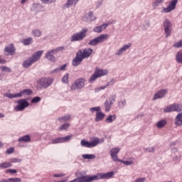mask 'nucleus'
<instances>
[{
    "label": "nucleus",
    "instance_id": "cd10ccee",
    "mask_svg": "<svg viewBox=\"0 0 182 182\" xmlns=\"http://www.w3.org/2000/svg\"><path fill=\"white\" fill-rule=\"evenodd\" d=\"M33 36H36V38H39L42 36V31L39 29H34L31 32Z\"/></svg>",
    "mask_w": 182,
    "mask_h": 182
},
{
    "label": "nucleus",
    "instance_id": "13d9d810",
    "mask_svg": "<svg viewBox=\"0 0 182 182\" xmlns=\"http://www.w3.org/2000/svg\"><path fill=\"white\" fill-rule=\"evenodd\" d=\"M93 31L96 32L97 33H100V32H102V30L100 29V26H97L94 28Z\"/></svg>",
    "mask_w": 182,
    "mask_h": 182
},
{
    "label": "nucleus",
    "instance_id": "680f3d73",
    "mask_svg": "<svg viewBox=\"0 0 182 182\" xmlns=\"http://www.w3.org/2000/svg\"><path fill=\"white\" fill-rule=\"evenodd\" d=\"M58 72H60V68H57L51 71V73H58Z\"/></svg>",
    "mask_w": 182,
    "mask_h": 182
},
{
    "label": "nucleus",
    "instance_id": "ddd939ff",
    "mask_svg": "<svg viewBox=\"0 0 182 182\" xmlns=\"http://www.w3.org/2000/svg\"><path fill=\"white\" fill-rule=\"evenodd\" d=\"M16 48H15V46L13 43H11L6 46L4 49V53H6V56H12L14 53H15Z\"/></svg>",
    "mask_w": 182,
    "mask_h": 182
},
{
    "label": "nucleus",
    "instance_id": "a18cd8bd",
    "mask_svg": "<svg viewBox=\"0 0 182 182\" xmlns=\"http://www.w3.org/2000/svg\"><path fill=\"white\" fill-rule=\"evenodd\" d=\"M119 107L121 109H123V107H124L126 106V100H121L119 103H118Z\"/></svg>",
    "mask_w": 182,
    "mask_h": 182
},
{
    "label": "nucleus",
    "instance_id": "4c0bfd02",
    "mask_svg": "<svg viewBox=\"0 0 182 182\" xmlns=\"http://www.w3.org/2000/svg\"><path fill=\"white\" fill-rule=\"evenodd\" d=\"M69 127H70V123H65L64 124H62L60 127H59V130H68V129H69Z\"/></svg>",
    "mask_w": 182,
    "mask_h": 182
},
{
    "label": "nucleus",
    "instance_id": "412c9836",
    "mask_svg": "<svg viewBox=\"0 0 182 182\" xmlns=\"http://www.w3.org/2000/svg\"><path fill=\"white\" fill-rule=\"evenodd\" d=\"M164 113H171L172 112H176V104L173 103L168 105L164 109Z\"/></svg>",
    "mask_w": 182,
    "mask_h": 182
},
{
    "label": "nucleus",
    "instance_id": "7c9ffc66",
    "mask_svg": "<svg viewBox=\"0 0 182 182\" xmlns=\"http://www.w3.org/2000/svg\"><path fill=\"white\" fill-rule=\"evenodd\" d=\"M82 158L85 160H94V159H96V155L86 154L82 155Z\"/></svg>",
    "mask_w": 182,
    "mask_h": 182
},
{
    "label": "nucleus",
    "instance_id": "338daca9",
    "mask_svg": "<svg viewBox=\"0 0 182 182\" xmlns=\"http://www.w3.org/2000/svg\"><path fill=\"white\" fill-rule=\"evenodd\" d=\"M0 63L1 65H4V63H6V60H5V59H1L0 58Z\"/></svg>",
    "mask_w": 182,
    "mask_h": 182
},
{
    "label": "nucleus",
    "instance_id": "4468645a",
    "mask_svg": "<svg viewBox=\"0 0 182 182\" xmlns=\"http://www.w3.org/2000/svg\"><path fill=\"white\" fill-rule=\"evenodd\" d=\"M178 2V0H172L169 4L168 6L163 9L164 12L165 14H168V12H171V11H174V9H176V6L177 5Z\"/></svg>",
    "mask_w": 182,
    "mask_h": 182
},
{
    "label": "nucleus",
    "instance_id": "864d4df0",
    "mask_svg": "<svg viewBox=\"0 0 182 182\" xmlns=\"http://www.w3.org/2000/svg\"><path fill=\"white\" fill-rule=\"evenodd\" d=\"M15 151V149L14 147L9 148L6 151V154H12L14 151Z\"/></svg>",
    "mask_w": 182,
    "mask_h": 182
},
{
    "label": "nucleus",
    "instance_id": "bb28decb",
    "mask_svg": "<svg viewBox=\"0 0 182 182\" xmlns=\"http://www.w3.org/2000/svg\"><path fill=\"white\" fill-rule=\"evenodd\" d=\"M18 141H24L25 143H28V141H31V136L25 135L18 139Z\"/></svg>",
    "mask_w": 182,
    "mask_h": 182
},
{
    "label": "nucleus",
    "instance_id": "58836bf2",
    "mask_svg": "<svg viewBox=\"0 0 182 182\" xmlns=\"http://www.w3.org/2000/svg\"><path fill=\"white\" fill-rule=\"evenodd\" d=\"M164 2V0H156L152 4V6L154 8H157L160 4H163Z\"/></svg>",
    "mask_w": 182,
    "mask_h": 182
},
{
    "label": "nucleus",
    "instance_id": "393cba45",
    "mask_svg": "<svg viewBox=\"0 0 182 182\" xmlns=\"http://www.w3.org/2000/svg\"><path fill=\"white\" fill-rule=\"evenodd\" d=\"M166 124H167V120L166 119H161L160 121H159L156 126L158 129H163V127H164V126H166Z\"/></svg>",
    "mask_w": 182,
    "mask_h": 182
},
{
    "label": "nucleus",
    "instance_id": "de8ad7c7",
    "mask_svg": "<svg viewBox=\"0 0 182 182\" xmlns=\"http://www.w3.org/2000/svg\"><path fill=\"white\" fill-rule=\"evenodd\" d=\"M6 173H9L10 174H16V173H18V171L16 169L9 168L6 171Z\"/></svg>",
    "mask_w": 182,
    "mask_h": 182
},
{
    "label": "nucleus",
    "instance_id": "a211bd4d",
    "mask_svg": "<svg viewBox=\"0 0 182 182\" xmlns=\"http://www.w3.org/2000/svg\"><path fill=\"white\" fill-rule=\"evenodd\" d=\"M53 55L55 54L50 50L46 53L45 59H48L49 62H55L56 60V57Z\"/></svg>",
    "mask_w": 182,
    "mask_h": 182
},
{
    "label": "nucleus",
    "instance_id": "37998d69",
    "mask_svg": "<svg viewBox=\"0 0 182 182\" xmlns=\"http://www.w3.org/2000/svg\"><path fill=\"white\" fill-rule=\"evenodd\" d=\"M149 28H150V22L149 21H147L145 24H143V26H141L143 31H147Z\"/></svg>",
    "mask_w": 182,
    "mask_h": 182
},
{
    "label": "nucleus",
    "instance_id": "6ab92c4d",
    "mask_svg": "<svg viewBox=\"0 0 182 182\" xmlns=\"http://www.w3.org/2000/svg\"><path fill=\"white\" fill-rule=\"evenodd\" d=\"M95 72L97 73V75L98 76V77L107 76V75L109 74V71L107 70L100 69V68H96Z\"/></svg>",
    "mask_w": 182,
    "mask_h": 182
},
{
    "label": "nucleus",
    "instance_id": "69168bd1",
    "mask_svg": "<svg viewBox=\"0 0 182 182\" xmlns=\"http://www.w3.org/2000/svg\"><path fill=\"white\" fill-rule=\"evenodd\" d=\"M55 55V53H58V52H59V50H58V48H55V49H53V50H50Z\"/></svg>",
    "mask_w": 182,
    "mask_h": 182
},
{
    "label": "nucleus",
    "instance_id": "f03ea898",
    "mask_svg": "<svg viewBox=\"0 0 182 182\" xmlns=\"http://www.w3.org/2000/svg\"><path fill=\"white\" fill-rule=\"evenodd\" d=\"M120 152V148H112L110 151L109 154L113 161L115 163H122V164H125V166H132L133 164V161H123L119 159L117 156V154Z\"/></svg>",
    "mask_w": 182,
    "mask_h": 182
},
{
    "label": "nucleus",
    "instance_id": "e433bc0d",
    "mask_svg": "<svg viewBox=\"0 0 182 182\" xmlns=\"http://www.w3.org/2000/svg\"><path fill=\"white\" fill-rule=\"evenodd\" d=\"M176 62L178 63H182V52L178 51L176 55Z\"/></svg>",
    "mask_w": 182,
    "mask_h": 182
},
{
    "label": "nucleus",
    "instance_id": "774afa93",
    "mask_svg": "<svg viewBox=\"0 0 182 182\" xmlns=\"http://www.w3.org/2000/svg\"><path fill=\"white\" fill-rule=\"evenodd\" d=\"M106 87H107V86L105 85V86H100V90H105V89H106Z\"/></svg>",
    "mask_w": 182,
    "mask_h": 182
},
{
    "label": "nucleus",
    "instance_id": "bf43d9fd",
    "mask_svg": "<svg viewBox=\"0 0 182 182\" xmlns=\"http://www.w3.org/2000/svg\"><path fill=\"white\" fill-rule=\"evenodd\" d=\"M103 5V1H100L96 3V8H100Z\"/></svg>",
    "mask_w": 182,
    "mask_h": 182
},
{
    "label": "nucleus",
    "instance_id": "6e6d98bb",
    "mask_svg": "<svg viewBox=\"0 0 182 182\" xmlns=\"http://www.w3.org/2000/svg\"><path fill=\"white\" fill-rule=\"evenodd\" d=\"M145 151H149V153H154L155 150L154 147H149L144 149Z\"/></svg>",
    "mask_w": 182,
    "mask_h": 182
},
{
    "label": "nucleus",
    "instance_id": "f8f14e48",
    "mask_svg": "<svg viewBox=\"0 0 182 182\" xmlns=\"http://www.w3.org/2000/svg\"><path fill=\"white\" fill-rule=\"evenodd\" d=\"M116 102V94L111 95L109 97V100H107L104 106L105 107V112H110V109H112V105Z\"/></svg>",
    "mask_w": 182,
    "mask_h": 182
},
{
    "label": "nucleus",
    "instance_id": "c756f323",
    "mask_svg": "<svg viewBox=\"0 0 182 182\" xmlns=\"http://www.w3.org/2000/svg\"><path fill=\"white\" fill-rule=\"evenodd\" d=\"M33 43V38H28L23 40V43L25 45V46H28L29 45H32Z\"/></svg>",
    "mask_w": 182,
    "mask_h": 182
},
{
    "label": "nucleus",
    "instance_id": "a19ab883",
    "mask_svg": "<svg viewBox=\"0 0 182 182\" xmlns=\"http://www.w3.org/2000/svg\"><path fill=\"white\" fill-rule=\"evenodd\" d=\"M173 48H176L177 49H180V48H182V39L173 44Z\"/></svg>",
    "mask_w": 182,
    "mask_h": 182
},
{
    "label": "nucleus",
    "instance_id": "79ce46f5",
    "mask_svg": "<svg viewBox=\"0 0 182 182\" xmlns=\"http://www.w3.org/2000/svg\"><path fill=\"white\" fill-rule=\"evenodd\" d=\"M1 69L3 72H8L9 73L12 72V70L9 67L1 66Z\"/></svg>",
    "mask_w": 182,
    "mask_h": 182
},
{
    "label": "nucleus",
    "instance_id": "f704fd0d",
    "mask_svg": "<svg viewBox=\"0 0 182 182\" xmlns=\"http://www.w3.org/2000/svg\"><path fill=\"white\" fill-rule=\"evenodd\" d=\"M69 76L70 74L69 73H66L61 79V82L63 83H65V85H68V83H69Z\"/></svg>",
    "mask_w": 182,
    "mask_h": 182
},
{
    "label": "nucleus",
    "instance_id": "49530a36",
    "mask_svg": "<svg viewBox=\"0 0 182 182\" xmlns=\"http://www.w3.org/2000/svg\"><path fill=\"white\" fill-rule=\"evenodd\" d=\"M41 97H34L31 100V103H38V102H41Z\"/></svg>",
    "mask_w": 182,
    "mask_h": 182
},
{
    "label": "nucleus",
    "instance_id": "7ed1b4c3",
    "mask_svg": "<svg viewBox=\"0 0 182 182\" xmlns=\"http://www.w3.org/2000/svg\"><path fill=\"white\" fill-rule=\"evenodd\" d=\"M105 143V139H99L97 137H94L90 141H86L85 139L81 140V146L82 147H87V149H92V147H96L98 144H102Z\"/></svg>",
    "mask_w": 182,
    "mask_h": 182
},
{
    "label": "nucleus",
    "instance_id": "052dcab7",
    "mask_svg": "<svg viewBox=\"0 0 182 182\" xmlns=\"http://www.w3.org/2000/svg\"><path fill=\"white\" fill-rule=\"evenodd\" d=\"M66 68H68V64H64L60 67V70H66Z\"/></svg>",
    "mask_w": 182,
    "mask_h": 182
},
{
    "label": "nucleus",
    "instance_id": "aec40b11",
    "mask_svg": "<svg viewBox=\"0 0 182 182\" xmlns=\"http://www.w3.org/2000/svg\"><path fill=\"white\" fill-rule=\"evenodd\" d=\"M174 124L176 126H181L182 125V112L178 113L176 118H175V122Z\"/></svg>",
    "mask_w": 182,
    "mask_h": 182
},
{
    "label": "nucleus",
    "instance_id": "c85d7f7f",
    "mask_svg": "<svg viewBox=\"0 0 182 182\" xmlns=\"http://www.w3.org/2000/svg\"><path fill=\"white\" fill-rule=\"evenodd\" d=\"M97 79H99V76L95 71L92 76L90 77L89 82L94 83L97 80Z\"/></svg>",
    "mask_w": 182,
    "mask_h": 182
},
{
    "label": "nucleus",
    "instance_id": "2eb2a0df",
    "mask_svg": "<svg viewBox=\"0 0 182 182\" xmlns=\"http://www.w3.org/2000/svg\"><path fill=\"white\" fill-rule=\"evenodd\" d=\"M83 21H85V22H93V21H96L95 13H93V11L86 13L83 17Z\"/></svg>",
    "mask_w": 182,
    "mask_h": 182
},
{
    "label": "nucleus",
    "instance_id": "c9c22d12",
    "mask_svg": "<svg viewBox=\"0 0 182 182\" xmlns=\"http://www.w3.org/2000/svg\"><path fill=\"white\" fill-rule=\"evenodd\" d=\"M75 58L79 59L80 60H83L85 59V56L83 55V53L82 50H80L75 55Z\"/></svg>",
    "mask_w": 182,
    "mask_h": 182
},
{
    "label": "nucleus",
    "instance_id": "1a4fd4ad",
    "mask_svg": "<svg viewBox=\"0 0 182 182\" xmlns=\"http://www.w3.org/2000/svg\"><path fill=\"white\" fill-rule=\"evenodd\" d=\"M163 26L166 38L171 36V32L173 31L171 21L168 18H166L163 22Z\"/></svg>",
    "mask_w": 182,
    "mask_h": 182
},
{
    "label": "nucleus",
    "instance_id": "473e14b6",
    "mask_svg": "<svg viewBox=\"0 0 182 182\" xmlns=\"http://www.w3.org/2000/svg\"><path fill=\"white\" fill-rule=\"evenodd\" d=\"M82 60H79V58H75V57L73 60L72 65L74 67L79 66V65H80V63H82Z\"/></svg>",
    "mask_w": 182,
    "mask_h": 182
},
{
    "label": "nucleus",
    "instance_id": "72a5a7b5",
    "mask_svg": "<svg viewBox=\"0 0 182 182\" xmlns=\"http://www.w3.org/2000/svg\"><path fill=\"white\" fill-rule=\"evenodd\" d=\"M70 117H72L70 114H67L61 117H59L58 120L59 122H68V120H70Z\"/></svg>",
    "mask_w": 182,
    "mask_h": 182
},
{
    "label": "nucleus",
    "instance_id": "f3484780",
    "mask_svg": "<svg viewBox=\"0 0 182 182\" xmlns=\"http://www.w3.org/2000/svg\"><path fill=\"white\" fill-rule=\"evenodd\" d=\"M132 48V43H128L127 45L123 46L121 48H119L117 52L115 53V55L117 56H120V55L124 53L126 50L128 49H130Z\"/></svg>",
    "mask_w": 182,
    "mask_h": 182
},
{
    "label": "nucleus",
    "instance_id": "2f4dec72",
    "mask_svg": "<svg viewBox=\"0 0 182 182\" xmlns=\"http://www.w3.org/2000/svg\"><path fill=\"white\" fill-rule=\"evenodd\" d=\"M9 167H12L11 162H3L0 164V168H9Z\"/></svg>",
    "mask_w": 182,
    "mask_h": 182
},
{
    "label": "nucleus",
    "instance_id": "9b49d317",
    "mask_svg": "<svg viewBox=\"0 0 182 182\" xmlns=\"http://www.w3.org/2000/svg\"><path fill=\"white\" fill-rule=\"evenodd\" d=\"M17 105L15 107V110L16 112H23L24 109L26 107H29V102L26 100V99H21L17 101Z\"/></svg>",
    "mask_w": 182,
    "mask_h": 182
},
{
    "label": "nucleus",
    "instance_id": "4be33fe9",
    "mask_svg": "<svg viewBox=\"0 0 182 182\" xmlns=\"http://www.w3.org/2000/svg\"><path fill=\"white\" fill-rule=\"evenodd\" d=\"M80 0H68L67 2L65 4L63 9L65 8H70V6H73V5H76Z\"/></svg>",
    "mask_w": 182,
    "mask_h": 182
},
{
    "label": "nucleus",
    "instance_id": "09e8293b",
    "mask_svg": "<svg viewBox=\"0 0 182 182\" xmlns=\"http://www.w3.org/2000/svg\"><path fill=\"white\" fill-rule=\"evenodd\" d=\"M9 180L10 182H21L22 181V179L20 178H9Z\"/></svg>",
    "mask_w": 182,
    "mask_h": 182
},
{
    "label": "nucleus",
    "instance_id": "39448f33",
    "mask_svg": "<svg viewBox=\"0 0 182 182\" xmlns=\"http://www.w3.org/2000/svg\"><path fill=\"white\" fill-rule=\"evenodd\" d=\"M85 85H86V79L83 77L77 78L71 85L70 90H72V92L75 90H82V89L85 87Z\"/></svg>",
    "mask_w": 182,
    "mask_h": 182
},
{
    "label": "nucleus",
    "instance_id": "e2e57ef3",
    "mask_svg": "<svg viewBox=\"0 0 182 182\" xmlns=\"http://www.w3.org/2000/svg\"><path fill=\"white\" fill-rule=\"evenodd\" d=\"M64 176H65V175L63 174V173H58V174H54L53 175V177H56V178H58V177H64Z\"/></svg>",
    "mask_w": 182,
    "mask_h": 182
},
{
    "label": "nucleus",
    "instance_id": "b1692460",
    "mask_svg": "<svg viewBox=\"0 0 182 182\" xmlns=\"http://www.w3.org/2000/svg\"><path fill=\"white\" fill-rule=\"evenodd\" d=\"M106 114H105V113L102 112H98L96 113V116H95V122H102V120H103V119H105Z\"/></svg>",
    "mask_w": 182,
    "mask_h": 182
},
{
    "label": "nucleus",
    "instance_id": "ea45409f",
    "mask_svg": "<svg viewBox=\"0 0 182 182\" xmlns=\"http://www.w3.org/2000/svg\"><path fill=\"white\" fill-rule=\"evenodd\" d=\"M176 112L180 113L182 112V104L175 103Z\"/></svg>",
    "mask_w": 182,
    "mask_h": 182
},
{
    "label": "nucleus",
    "instance_id": "423d86ee",
    "mask_svg": "<svg viewBox=\"0 0 182 182\" xmlns=\"http://www.w3.org/2000/svg\"><path fill=\"white\" fill-rule=\"evenodd\" d=\"M110 38L109 34H101L97 38L92 39L89 41L88 45L90 46H97L99 43H103V42H106Z\"/></svg>",
    "mask_w": 182,
    "mask_h": 182
},
{
    "label": "nucleus",
    "instance_id": "4d7b16f0",
    "mask_svg": "<svg viewBox=\"0 0 182 182\" xmlns=\"http://www.w3.org/2000/svg\"><path fill=\"white\" fill-rule=\"evenodd\" d=\"M36 11H45V8L42 6H41V4H36Z\"/></svg>",
    "mask_w": 182,
    "mask_h": 182
},
{
    "label": "nucleus",
    "instance_id": "5701e85b",
    "mask_svg": "<svg viewBox=\"0 0 182 182\" xmlns=\"http://www.w3.org/2000/svg\"><path fill=\"white\" fill-rule=\"evenodd\" d=\"M92 53H93V49L92 48H87L82 50V55L85 59V58H89Z\"/></svg>",
    "mask_w": 182,
    "mask_h": 182
},
{
    "label": "nucleus",
    "instance_id": "6e6552de",
    "mask_svg": "<svg viewBox=\"0 0 182 182\" xmlns=\"http://www.w3.org/2000/svg\"><path fill=\"white\" fill-rule=\"evenodd\" d=\"M86 32H87V29H82L81 31L74 33L70 38V42L83 41L86 38Z\"/></svg>",
    "mask_w": 182,
    "mask_h": 182
},
{
    "label": "nucleus",
    "instance_id": "9d476101",
    "mask_svg": "<svg viewBox=\"0 0 182 182\" xmlns=\"http://www.w3.org/2000/svg\"><path fill=\"white\" fill-rule=\"evenodd\" d=\"M73 135H68L66 136L63 137H58L55 139H51L50 141L48 143L49 144H58L59 143H69Z\"/></svg>",
    "mask_w": 182,
    "mask_h": 182
},
{
    "label": "nucleus",
    "instance_id": "3c124183",
    "mask_svg": "<svg viewBox=\"0 0 182 182\" xmlns=\"http://www.w3.org/2000/svg\"><path fill=\"white\" fill-rule=\"evenodd\" d=\"M107 26H109L108 23H104V24L101 25L100 26V29H101V32H103V31H105V29H106L107 28Z\"/></svg>",
    "mask_w": 182,
    "mask_h": 182
},
{
    "label": "nucleus",
    "instance_id": "603ef678",
    "mask_svg": "<svg viewBox=\"0 0 182 182\" xmlns=\"http://www.w3.org/2000/svg\"><path fill=\"white\" fill-rule=\"evenodd\" d=\"M22 159H19L18 158H13L11 159V163H21Z\"/></svg>",
    "mask_w": 182,
    "mask_h": 182
},
{
    "label": "nucleus",
    "instance_id": "0eeeda50",
    "mask_svg": "<svg viewBox=\"0 0 182 182\" xmlns=\"http://www.w3.org/2000/svg\"><path fill=\"white\" fill-rule=\"evenodd\" d=\"M38 83L41 87H37V90H42V87L48 89L53 83V80L50 77H42L38 81Z\"/></svg>",
    "mask_w": 182,
    "mask_h": 182
},
{
    "label": "nucleus",
    "instance_id": "20e7f679",
    "mask_svg": "<svg viewBox=\"0 0 182 182\" xmlns=\"http://www.w3.org/2000/svg\"><path fill=\"white\" fill-rule=\"evenodd\" d=\"M33 92L31 89H25L23 90L22 91H20L18 93H9V92H6L4 94V97H8L9 99H16L18 97H22V96H29L32 95Z\"/></svg>",
    "mask_w": 182,
    "mask_h": 182
},
{
    "label": "nucleus",
    "instance_id": "0e129e2a",
    "mask_svg": "<svg viewBox=\"0 0 182 182\" xmlns=\"http://www.w3.org/2000/svg\"><path fill=\"white\" fill-rule=\"evenodd\" d=\"M58 52H60L62 50H65V46H60L57 48Z\"/></svg>",
    "mask_w": 182,
    "mask_h": 182
},
{
    "label": "nucleus",
    "instance_id": "f257e3e1",
    "mask_svg": "<svg viewBox=\"0 0 182 182\" xmlns=\"http://www.w3.org/2000/svg\"><path fill=\"white\" fill-rule=\"evenodd\" d=\"M43 53V50H38L34 54L32 55V56L23 62V68H29V66H32L33 63H36V62H38V60L41 59V56H42Z\"/></svg>",
    "mask_w": 182,
    "mask_h": 182
},
{
    "label": "nucleus",
    "instance_id": "5fc2aeb1",
    "mask_svg": "<svg viewBox=\"0 0 182 182\" xmlns=\"http://www.w3.org/2000/svg\"><path fill=\"white\" fill-rule=\"evenodd\" d=\"M43 4H53L56 0H41Z\"/></svg>",
    "mask_w": 182,
    "mask_h": 182
},
{
    "label": "nucleus",
    "instance_id": "a878e982",
    "mask_svg": "<svg viewBox=\"0 0 182 182\" xmlns=\"http://www.w3.org/2000/svg\"><path fill=\"white\" fill-rule=\"evenodd\" d=\"M116 120V115H109L105 120V123H113Z\"/></svg>",
    "mask_w": 182,
    "mask_h": 182
},
{
    "label": "nucleus",
    "instance_id": "dca6fc26",
    "mask_svg": "<svg viewBox=\"0 0 182 182\" xmlns=\"http://www.w3.org/2000/svg\"><path fill=\"white\" fill-rule=\"evenodd\" d=\"M167 93V90L164 89L159 90L156 93L154 94L153 100H157V99H163Z\"/></svg>",
    "mask_w": 182,
    "mask_h": 182
},
{
    "label": "nucleus",
    "instance_id": "8fccbe9b",
    "mask_svg": "<svg viewBox=\"0 0 182 182\" xmlns=\"http://www.w3.org/2000/svg\"><path fill=\"white\" fill-rule=\"evenodd\" d=\"M115 82H116L115 79H112L109 82H107L106 84L107 87H109V86H113Z\"/></svg>",
    "mask_w": 182,
    "mask_h": 182
},
{
    "label": "nucleus",
    "instance_id": "c03bdc74",
    "mask_svg": "<svg viewBox=\"0 0 182 182\" xmlns=\"http://www.w3.org/2000/svg\"><path fill=\"white\" fill-rule=\"evenodd\" d=\"M90 112H91L92 113H93L94 112H100L101 108H100V107H91V108L90 109Z\"/></svg>",
    "mask_w": 182,
    "mask_h": 182
}]
</instances>
